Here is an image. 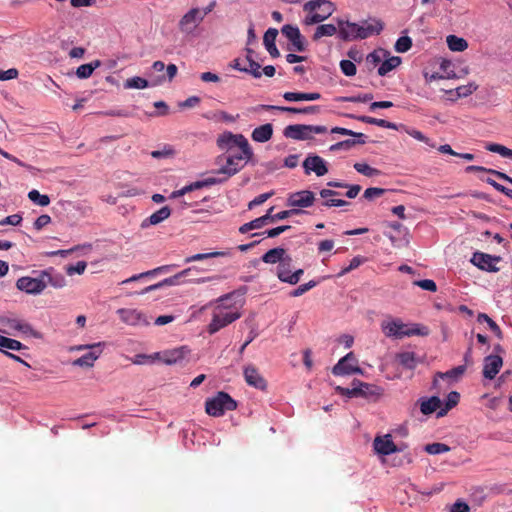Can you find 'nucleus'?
I'll return each instance as SVG.
<instances>
[{
  "instance_id": "f257e3e1",
  "label": "nucleus",
  "mask_w": 512,
  "mask_h": 512,
  "mask_svg": "<svg viewBox=\"0 0 512 512\" xmlns=\"http://www.w3.org/2000/svg\"><path fill=\"white\" fill-rule=\"evenodd\" d=\"M380 327L386 337L394 339L429 334L427 327L420 324H406L400 318L387 317L381 322Z\"/></svg>"
},
{
  "instance_id": "f03ea898",
  "label": "nucleus",
  "mask_w": 512,
  "mask_h": 512,
  "mask_svg": "<svg viewBox=\"0 0 512 512\" xmlns=\"http://www.w3.org/2000/svg\"><path fill=\"white\" fill-rule=\"evenodd\" d=\"M227 298L228 296L219 298V303L213 309L211 322L207 326V332L210 335L217 333L241 317V313L237 308L228 307L222 303Z\"/></svg>"
},
{
  "instance_id": "7ed1b4c3",
  "label": "nucleus",
  "mask_w": 512,
  "mask_h": 512,
  "mask_svg": "<svg viewBox=\"0 0 512 512\" xmlns=\"http://www.w3.org/2000/svg\"><path fill=\"white\" fill-rule=\"evenodd\" d=\"M306 12L305 25L318 24L329 18L335 11L334 4L329 0H310L303 5Z\"/></svg>"
},
{
  "instance_id": "20e7f679",
  "label": "nucleus",
  "mask_w": 512,
  "mask_h": 512,
  "mask_svg": "<svg viewBox=\"0 0 512 512\" xmlns=\"http://www.w3.org/2000/svg\"><path fill=\"white\" fill-rule=\"evenodd\" d=\"M237 408L236 401L226 392H218L213 398H209L205 402V411L213 417H220L226 411H233Z\"/></svg>"
},
{
  "instance_id": "39448f33",
  "label": "nucleus",
  "mask_w": 512,
  "mask_h": 512,
  "mask_svg": "<svg viewBox=\"0 0 512 512\" xmlns=\"http://www.w3.org/2000/svg\"><path fill=\"white\" fill-rule=\"evenodd\" d=\"M217 146L221 150L231 151L234 147L244 150V156H253L248 140L242 134L224 132L217 138Z\"/></svg>"
},
{
  "instance_id": "423d86ee",
  "label": "nucleus",
  "mask_w": 512,
  "mask_h": 512,
  "mask_svg": "<svg viewBox=\"0 0 512 512\" xmlns=\"http://www.w3.org/2000/svg\"><path fill=\"white\" fill-rule=\"evenodd\" d=\"M251 158L252 156H244V150H240L239 153H232L227 157L226 164L217 173L225 175V179H228L243 169Z\"/></svg>"
},
{
  "instance_id": "0eeeda50",
  "label": "nucleus",
  "mask_w": 512,
  "mask_h": 512,
  "mask_svg": "<svg viewBox=\"0 0 512 512\" xmlns=\"http://www.w3.org/2000/svg\"><path fill=\"white\" fill-rule=\"evenodd\" d=\"M16 287L27 294L38 295L46 289V284L42 278L41 271L37 272L36 277L23 276L16 281Z\"/></svg>"
},
{
  "instance_id": "6e6552de",
  "label": "nucleus",
  "mask_w": 512,
  "mask_h": 512,
  "mask_svg": "<svg viewBox=\"0 0 512 512\" xmlns=\"http://www.w3.org/2000/svg\"><path fill=\"white\" fill-rule=\"evenodd\" d=\"M0 325L3 326V329L1 330L3 333L12 334L13 331H19L25 335L38 337V333L34 331L33 327L29 323L17 318L1 317Z\"/></svg>"
},
{
  "instance_id": "1a4fd4ad",
  "label": "nucleus",
  "mask_w": 512,
  "mask_h": 512,
  "mask_svg": "<svg viewBox=\"0 0 512 512\" xmlns=\"http://www.w3.org/2000/svg\"><path fill=\"white\" fill-rule=\"evenodd\" d=\"M203 21L201 9L192 8L179 20V30L184 34H192L198 25Z\"/></svg>"
},
{
  "instance_id": "9d476101",
  "label": "nucleus",
  "mask_w": 512,
  "mask_h": 512,
  "mask_svg": "<svg viewBox=\"0 0 512 512\" xmlns=\"http://www.w3.org/2000/svg\"><path fill=\"white\" fill-rule=\"evenodd\" d=\"M502 260L500 256H493L483 252H475L471 258L473 265L487 272H498L497 264Z\"/></svg>"
},
{
  "instance_id": "9b49d317",
  "label": "nucleus",
  "mask_w": 512,
  "mask_h": 512,
  "mask_svg": "<svg viewBox=\"0 0 512 512\" xmlns=\"http://www.w3.org/2000/svg\"><path fill=\"white\" fill-rule=\"evenodd\" d=\"M356 364L357 359L354 354L350 352L338 361V363L333 367L332 373L335 376L362 373V370Z\"/></svg>"
},
{
  "instance_id": "f8f14e48",
  "label": "nucleus",
  "mask_w": 512,
  "mask_h": 512,
  "mask_svg": "<svg viewBox=\"0 0 512 512\" xmlns=\"http://www.w3.org/2000/svg\"><path fill=\"white\" fill-rule=\"evenodd\" d=\"M302 166L306 175H309L313 172L318 177H321L328 172V167L325 160L315 154H309L303 161Z\"/></svg>"
},
{
  "instance_id": "ddd939ff",
  "label": "nucleus",
  "mask_w": 512,
  "mask_h": 512,
  "mask_svg": "<svg viewBox=\"0 0 512 512\" xmlns=\"http://www.w3.org/2000/svg\"><path fill=\"white\" fill-rule=\"evenodd\" d=\"M255 110L256 111H259V110L280 111V112H287V113H291V114H318L320 112V106L312 105V106L298 108V107H287V106L261 104V105H258L255 108Z\"/></svg>"
},
{
  "instance_id": "4468645a",
  "label": "nucleus",
  "mask_w": 512,
  "mask_h": 512,
  "mask_svg": "<svg viewBox=\"0 0 512 512\" xmlns=\"http://www.w3.org/2000/svg\"><path fill=\"white\" fill-rule=\"evenodd\" d=\"M373 448L379 455L387 456L399 451H402V447H398L391 439L390 434L375 437L373 441Z\"/></svg>"
},
{
  "instance_id": "2eb2a0df",
  "label": "nucleus",
  "mask_w": 512,
  "mask_h": 512,
  "mask_svg": "<svg viewBox=\"0 0 512 512\" xmlns=\"http://www.w3.org/2000/svg\"><path fill=\"white\" fill-rule=\"evenodd\" d=\"M102 345L103 344L99 342V343H95V344H92L89 346H79L78 350H81L84 348H89L90 351L88 353L82 355L78 359H76L73 362V364L75 366H79V367H92L94 362L99 358V356L102 353V349H101Z\"/></svg>"
},
{
  "instance_id": "dca6fc26",
  "label": "nucleus",
  "mask_w": 512,
  "mask_h": 512,
  "mask_svg": "<svg viewBox=\"0 0 512 512\" xmlns=\"http://www.w3.org/2000/svg\"><path fill=\"white\" fill-rule=\"evenodd\" d=\"M281 32L292 43L296 51H305L304 37L297 26L286 24L282 27Z\"/></svg>"
},
{
  "instance_id": "f3484780",
  "label": "nucleus",
  "mask_w": 512,
  "mask_h": 512,
  "mask_svg": "<svg viewBox=\"0 0 512 512\" xmlns=\"http://www.w3.org/2000/svg\"><path fill=\"white\" fill-rule=\"evenodd\" d=\"M315 200L314 193L308 190L292 193L287 200V205L291 207H310Z\"/></svg>"
},
{
  "instance_id": "a211bd4d",
  "label": "nucleus",
  "mask_w": 512,
  "mask_h": 512,
  "mask_svg": "<svg viewBox=\"0 0 512 512\" xmlns=\"http://www.w3.org/2000/svg\"><path fill=\"white\" fill-rule=\"evenodd\" d=\"M384 28V24L379 19L365 20L359 24L358 39H366L372 35H379Z\"/></svg>"
},
{
  "instance_id": "6ab92c4d",
  "label": "nucleus",
  "mask_w": 512,
  "mask_h": 512,
  "mask_svg": "<svg viewBox=\"0 0 512 512\" xmlns=\"http://www.w3.org/2000/svg\"><path fill=\"white\" fill-rule=\"evenodd\" d=\"M189 352L190 350L187 347L182 346L160 353V356L157 357V359L161 360L167 365L177 364L182 362L187 357Z\"/></svg>"
},
{
  "instance_id": "aec40b11",
  "label": "nucleus",
  "mask_w": 512,
  "mask_h": 512,
  "mask_svg": "<svg viewBox=\"0 0 512 512\" xmlns=\"http://www.w3.org/2000/svg\"><path fill=\"white\" fill-rule=\"evenodd\" d=\"M503 365V360L500 355H489L484 359L483 376L492 380L499 373Z\"/></svg>"
},
{
  "instance_id": "412c9836",
  "label": "nucleus",
  "mask_w": 512,
  "mask_h": 512,
  "mask_svg": "<svg viewBox=\"0 0 512 512\" xmlns=\"http://www.w3.org/2000/svg\"><path fill=\"white\" fill-rule=\"evenodd\" d=\"M244 378L248 385L257 389L264 390L267 387L266 380L261 376L254 365H247L244 368Z\"/></svg>"
},
{
  "instance_id": "4be33fe9",
  "label": "nucleus",
  "mask_w": 512,
  "mask_h": 512,
  "mask_svg": "<svg viewBox=\"0 0 512 512\" xmlns=\"http://www.w3.org/2000/svg\"><path fill=\"white\" fill-rule=\"evenodd\" d=\"M309 125L293 124L285 127L283 135L294 140H308L312 138Z\"/></svg>"
},
{
  "instance_id": "5701e85b",
  "label": "nucleus",
  "mask_w": 512,
  "mask_h": 512,
  "mask_svg": "<svg viewBox=\"0 0 512 512\" xmlns=\"http://www.w3.org/2000/svg\"><path fill=\"white\" fill-rule=\"evenodd\" d=\"M192 270H193V268L184 269L172 277L165 278L164 280L160 281L159 283H156V284H153V285H150V286L144 288L140 292V294H146L150 291H154V290L159 289L164 286L178 285L181 283V279L188 276L192 272Z\"/></svg>"
},
{
  "instance_id": "b1692460",
  "label": "nucleus",
  "mask_w": 512,
  "mask_h": 512,
  "mask_svg": "<svg viewBox=\"0 0 512 512\" xmlns=\"http://www.w3.org/2000/svg\"><path fill=\"white\" fill-rule=\"evenodd\" d=\"M338 30H339V37L344 41H351V40H357L358 34H359V24L350 22V21H344V20H338Z\"/></svg>"
},
{
  "instance_id": "393cba45",
  "label": "nucleus",
  "mask_w": 512,
  "mask_h": 512,
  "mask_svg": "<svg viewBox=\"0 0 512 512\" xmlns=\"http://www.w3.org/2000/svg\"><path fill=\"white\" fill-rule=\"evenodd\" d=\"M42 278L46 284L51 285L54 288H63L66 286V279L61 273H57L53 268H48L46 270H42Z\"/></svg>"
},
{
  "instance_id": "a878e982",
  "label": "nucleus",
  "mask_w": 512,
  "mask_h": 512,
  "mask_svg": "<svg viewBox=\"0 0 512 512\" xmlns=\"http://www.w3.org/2000/svg\"><path fill=\"white\" fill-rule=\"evenodd\" d=\"M418 404L423 415H430L440 410L442 401L438 396L423 397L418 400Z\"/></svg>"
},
{
  "instance_id": "bb28decb",
  "label": "nucleus",
  "mask_w": 512,
  "mask_h": 512,
  "mask_svg": "<svg viewBox=\"0 0 512 512\" xmlns=\"http://www.w3.org/2000/svg\"><path fill=\"white\" fill-rule=\"evenodd\" d=\"M171 215V209L164 206L151 214L148 218L144 219L141 223V228L145 229L152 225H157L166 220Z\"/></svg>"
},
{
  "instance_id": "cd10ccee",
  "label": "nucleus",
  "mask_w": 512,
  "mask_h": 512,
  "mask_svg": "<svg viewBox=\"0 0 512 512\" xmlns=\"http://www.w3.org/2000/svg\"><path fill=\"white\" fill-rule=\"evenodd\" d=\"M117 313L120 316V319L128 325H138L141 322H145L142 313L136 309L121 308Z\"/></svg>"
},
{
  "instance_id": "c85d7f7f",
  "label": "nucleus",
  "mask_w": 512,
  "mask_h": 512,
  "mask_svg": "<svg viewBox=\"0 0 512 512\" xmlns=\"http://www.w3.org/2000/svg\"><path fill=\"white\" fill-rule=\"evenodd\" d=\"M278 35V30L276 28H269L263 37V43L265 45L266 50L270 54L271 57L277 58L280 56V52L275 45L276 37Z\"/></svg>"
},
{
  "instance_id": "c756f323",
  "label": "nucleus",
  "mask_w": 512,
  "mask_h": 512,
  "mask_svg": "<svg viewBox=\"0 0 512 512\" xmlns=\"http://www.w3.org/2000/svg\"><path fill=\"white\" fill-rule=\"evenodd\" d=\"M273 136V126L270 123L256 127L251 134V138L255 142L265 143Z\"/></svg>"
},
{
  "instance_id": "7c9ffc66",
  "label": "nucleus",
  "mask_w": 512,
  "mask_h": 512,
  "mask_svg": "<svg viewBox=\"0 0 512 512\" xmlns=\"http://www.w3.org/2000/svg\"><path fill=\"white\" fill-rule=\"evenodd\" d=\"M286 250L282 247H276L268 250L263 256L262 261L267 264H276L278 265L287 257Z\"/></svg>"
},
{
  "instance_id": "2f4dec72",
  "label": "nucleus",
  "mask_w": 512,
  "mask_h": 512,
  "mask_svg": "<svg viewBox=\"0 0 512 512\" xmlns=\"http://www.w3.org/2000/svg\"><path fill=\"white\" fill-rule=\"evenodd\" d=\"M292 257L291 256H287L285 257V259L283 261H281V263L277 266V277L279 278L280 281L282 282H285V283H288V279L289 277L292 275V269H291V266H292Z\"/></svg>"
},
{
  "instance_id": "473e14b6",
  "label": "nucleus",
  "mask_w": 512,
  "mask_h": 512,
  "mask_svg": "<svg viewBox=\"0 0 512 512\" xmlns=\"http://www.w3.org/2000/svg\"><path fill=\"white\" fill-rule=\"evenodd\" d=\"M460 400V394L457 391H451L446 398L445 406L437 412V417L445 416L449 410L454 408Z\"/></svg>"
},
{
  "instance_id": "72a5a7b5",
  "label": "nucleus",
  "mask_w": 512,
  "mask_h": 512,
  "mask_svg": "<svg viewBox=\"0 0 512 512\" xmlns=\"http://www.w3.org/2000/svg\"><path fill=\"white\" fill-rule=\"evenodd\" d=\"M448 48L454 52H463L467 49L468 43L464 38L456 35H448L446 38Z\"/></svg>"
},
{
  "instance_id": "f704fd0d",
  "label": "nucleus",
  "mask_w": 512,
  "mask_h": 512,
  "mask_svg": "<svg viewBox=\"0 0 512 512\" xmlns=\"http://www.w3.org/2000/svg\"><path fill=\"white\" fill-rule=\"evenodd\" d=\"M401 64V58L398 56H392L386 60H382L379 68L378 75L385 76L393 69L397 68Z\"/></svg>"
},
{
  "instance_id": "c9c22d12",
  "label": "nucleus",
  "mask_w": 512,
  "mask_h": 512,
  "mask_svg": "<svg viewBox=\"0 0 512 512\" xmlns=\"http://www.w3.org/2000/svg\"><path fill=\"white\" fill-rule=\"evenodd\" d=\"M466 371V365H459L457 367L452 368L449 371L446 372H438L436 374V377L434 379V385L437 383V377H440L442 379L449 378L453 380H458Z\"/></svg>"
},
{
  "instance_id": "e433bc0d",
  "label": "nucleus",
  "mask_w": 512,
  "mask_h": 512,
  "mask_svg": "<svg viewBox=\"0 0 512 512\" xmlns=\"http://www.w3.org/2000/svg\"><path fill=\"white\" fill-rule=\"evenodd\" d=\"M477 321L479 323H487L490 330L495 334V336L499 339L503 338V333L498 324L487 314L485 313H479L477 317Z\"/></svg>"
},
{
  "instance_id": "4c0bfd02",
  "label": "nucleus",
  "mask_w": 512,
  "mask_h": 512,
  "mask_svg": "<svg viewBox=\"0 0 512 512\" xmlns=\"http://www.w3.org/2000/svg\"><path fill=\"white\" fill-rule=\"evenodd\" d=\"M101 62L99 60H95L94 62L82 64L76 70V75L80 79H86L91 76L93 71L99 67Z\"/></svg>"
},
{
  "instance_id": "58836bf2",
  "label": "nucleus",
  "mask_w": 512,
  "mask_h": 512,
  "mask_svg": "<svg viewBox=\"0 0 512 512\" xmlns=\"http://www.w3.org/2000/svg\"><path fill=\"white\" fill-rule=\"evenodd\" d=\"M337 32V27L333 24H322L319 25L314 34H313V40L318 41L320 38L324 36H333Z\"/></svg>"
},
{
  "instance_id": "ea45409f",
  "label": "nucleus",
  "mask_w": 512,
  "mask_h": 512,
  "mask_svg": "<svg viewBox=\"0 0 512 512\" xmlns=\"http://www.w3.org/2000/svg\"><path fill=\"white\" fill-rule=\"evenodd\" d=\"M397 359L399 363L407 368V369H414L417 365L416 355L414 352H402L397 355Z\"/></svg>"
},
{
  "instance_id": "a19ab883",
  "label": "nucleus",
  "mask_w": 512,
  "mask_h": 512,
  "mask_svg": "<svg viewBox=\"0 0 512 512\" xmlns=\"http://www.w3.org/2000/svg\"><path fill=\"white\" fill-rule=\"evenodd\" d=\"M477 85L474 83H469L467 85L459 86L455 89H453V93H455V97L451 98V101H456L459 98L467 97L471 95L474 91H476Z\"/></svg>"
},
{
  "instance_id": "79ce46f5",
  "label": "nucleus",
  "mask_w": 512,
  "mask_h": 512,
  "mask_svg": "<svg viewBox=\"0 0 512 512\" xmlns=\"http://www.w3.org/2000/svg\"><path fill=\"white\" fill-rule=\"evenodd\" d=\"M125 89H145L149 86V83L146 79L135 76L132 78H128L124 84Z\"/></svg>"
},
{
  "instance_id": "37998d69",
  "label": "nucleus",
  "mask_w": 512,
  "mask_h": 512,
  "mask_svg": "<svg viewBox=\"0 0 512 512\" xmlns=\"http://www.w3.org/2000/svg\"><path fill=\"white\" fill-rule=\"evenodd\" d=\"M387 52L383 49L374 50L366 57V62L368 65H370L372 68L376 67L377 65L381 64L384 57H386Z\"/></svg>"
},
{
  "instance_id": "c03bdc74",
  "label": "nucleus",
  "mask_w": 512,
  "mask_h": 512,
  "mask_svg": "<svg viewBox=\"0 0 512 512\" xmlns=\"http://www.w3.org/2000/svg\"><path fill=\"white\" fill-rule=\"evenodd\" d=\"M466 171L467 172H486V173L492 174V175L496 176L497 178L502 179L504 181H506V179L508 177V175L503 172H500V171H497L494 169L485 168L483 166L470 165V166L466 167Z\"/></svg>"
},
{
  "instance_id": "a18cd8bd",
  "label": "nucleus",
  "mask_w": 512,
  "mask_h": 512,
  "mask_svg": "<svg viewBox=\"0 0 512 512\" xmlns=\"http://www.w3.org/2000/svg\"><path fill=\"white\" fill-rule=\"evenodd\" d=\"M354 169L364 175V176H367V177H374V176H378L380 175V171L376 168H373L371 167L370 165L366 164V163H355L354 164Z\"/></svg>"
},
{
  "instance_id": "49530a36",
  "label": "nucleus",
  "mask_w": 512,
  "mask_h": 512,
  "mask_svg": "<svg viewBox=\"0 0 512 512\" xmlns=\"http://www.w3.org/2000/svg\"><path fill=\"white\" fill-rule=\"evenodd\" d=\"M488 151L498 153L502 157L512 159V150L497 143H489L485 147Z\"/></svg>"
},
{
  "instance_id": "de8ad7c7",
  "label": "nucleus",
  "mask_w": 512,
  "mask_h": 512,
  "mask_svg": "<svg viewBox=\"0 0 512 512\" xmlns=\"http://www.w3.org/2000/svg\"><path fill=\"white\" fill-rule=\"evenodd\" d=\"M28 198L39 206L45 207L50 204V198L47 195L40 194L38 190H31L28 193Z\"/></svg>"
},
{
  "instance_id": "09e8293b",
  "label": "nucleus",
  "mask_w": 512,
  "mask_h": 512,
  "mask_svg": "<svg viewBox=\"0 0 512 512\" xmlns=\"http://www.w3.org/2000/svg\"><path fill=\"white\" fill-rule=\"evenodd\" d=\"M151 156L155 159L172 158L175 156V150L171 145H164L161 149L151 152Z\"/></svg>"
},
{
  "instance_id": "8fccbe9b",
  "label": "nucleus",
  "mask_w": 512,
  "mask_h": 512,
  "mask_svg": "<svg viewBox=\"0 0 512 512\" xmlns=\"http://www.w3.org/2000/svg\"><path fill=\"white\" fill-rule=\"evenodd\" d=\"M357 144H365V140H352L347 139L344 141L337 142L330 146V151L348 150Z\"/></svg>"
},
{
  "instance_id": "3c124183",
  "label": "nucleus",
  "mask_w": 512,
  "mask_h": 512,
  "mask_svg": "<svg viewBox=\"0 0 512 512\" xmlns=\"http://www.w3.org/2000/svg\"><path fill=\"white\" fill-rule=\"evenodd\" d=\"M412 47V39L409 36H401L395 43V50L398 53H405Z\"/></svg>"
},
{
  "instance_id": "603ef678",
  "label": "nucleus",
  "mask_w": 512,
  "mask_h": 512,
  "mask_svg": "<svg viewBox=\"0 0 512 512\" xmlns=\"http://www.w3.org/2000/svg\"><path fill=\"white\" fill-rule=\"evenodd\" d=\"M424 450L431 455H436L448 452L450 447L444 443H431L427 444Z\"/></svg>"
},
{
  "instance_id": "864d4df0",
  "label": "nucleus",
  "mask_w": 512,
  "mask_h": 512,
  "mask_svg": "<svg viewBox=\"0 0 512 512\" xmlns=\"http://www.w3.org/2000/svg\"><path fill=\"white\" fill-rule=\"evenodd\" d=\"M4 348L5 349H9V350H13V351H20V350L26 348V346L23 345L18 340H15V339H12V338H8V337L4 336V338L2 340V350Z\"/></svg>"
},
{
  "instance_id": "5fc2aeb1",
  "label": "nucleus",
  "mask_w": 512,
  "mask_h": 512,
  "mask_svg": "<svg viewBox=\"0 0 512 512\" xmlns=\"http://www.w3.org/2000/svg\"><path fill=\"white\" fill-rule=\"evenodd\" d=\"M221 255H223L222 252L198 253V254L192 255L190 257H187L184 260V262L190 263V262H194V261H201V260H205V259H209V258L221 256Z\"/></svg>"
},
{
  "instance_id": "6e6d98bb",
  "label": "nucleus",
  "mask_w": 512,
  "mask_h": 512,
  "mask_svg": "<svg viewBox=\"0 0 512 512\" xmlns=\"http://www.w3.org/2000/svg\"><path fill=\"white\" fill-rule=\"evenodd\" d=\"M264 225H263V220H260V218H256L248 223H245L243 224L242 226H240L239 228V232L242 233V234H245L251 230H254V229H260L262 228Z\"/></svg>"
},
{
  "instance_id": "4d7b16f0",
  "label": "nucleus",
  "mask_w": 512,
  "mask_h": 512,
  "mask_svg": "<svg viewBox=\"0 0 512 512\" xmlns=\"http://www.w3.org/2000/svg\"><path fill=\"white\" fill-rule=\"evenodd\" d=\"M340 68L342 73L348 77L354 76L357 72L356 65L350 60H342Z\"/></svg>"
},
{
  "instance_id": "13d9d810",
  "label": "nucleus",
  "mask_w": 512,
  "mask_h": 512,
  "mask_svg": "<svg viewBox=\"0 0 512 512\" xmlns=\"http://www.w3.org/2000/svg\"><path fill=\"white\" fill-rule=\"evenodd\" d=\"M316 285H317V282L314 280H311L308 283L299 285L290 294L292 297H299V296L305 294L307 291H309L313 287H315Z\"/></svg>"
},
{
  "instance_id": "bf43d9fd",
  "label": "nucleus",
  "mask_w": 512,
  "mask_h": 512,
  "mask_svg": "<svg viewBox=\"0 0 512 512\" xmlns=\"http://www.w3.org/2000/svg\"><path fill=\"white\" fill-rule=\"evenodd\" d=\"M415 286H418L422 288L423 290H427L430 292H436L437 291V285L433 280L430 279H424V280H416L413 282Z\"/></svg>"
},
{
  "instance_id": "052dcab7",
  "label": "nucleus",
  "mask_w": 512,
  "mask_h": 512,
  "mask_svg": "<svg viewBox=\"0 0 512 512\" xmlns=\"http://www.w3.org/2000/svg\"><path fill=\"white\" fill-rule=\"evenodd\" d=\"M336 391L339 392L341 395L347 396V397H358L359 394L362 392L361 387H355L352 386V388H344L341 386L336 387Z\"/></svg>"
},
{
  "instance_id": "680f3d73",
  "label": "nucleus",
  "mask_w": 512,
  "mask_h": 512,
  "mask_svg": "<svg viewBox=\"0 0 512 512\" xmlns=\"http://www.w3.org/2000/svg\"><path fill=\"white\" fill-rule=\"evenodd\" d=\"M283 98L288 102L306 101V92H285Z\"/></svg>"
},
{
  "instance_id": "e2e57ef3",
  "label": "nucleus",
  "mask_w": 512,
  "mask_h": 512,
  "mask_svg": "<svg viewBox=\"0 0 512 512\" xmlns=\"http://www.w3.org/2000/svg\"><path fill=\"white\" fill-rule=\"evenodd\" d=\"M86 267H87V263L85 261H79L75 265H69L66 268V272L70 276L75 273L82 274L85 271Z\"/></svg>"
},
{
  "instance_id": "0e129e2a",
  "label": "nucleus",
  "mask_w": 512,
  "mask_h": 512,
  "mask_svg": "<svg viewBox=\"0 0 512 512\" xmlns=\"http://www.w3.org/2000/svg\"><path fill=\"white\" fill-rule=\"evenodd\" d=\"M364 260L365 259L362 256H356V257L352 258V260L350 261V264L340 272V275L347 274V273L351 272L352 270L358 268L364 262Z\"/></svg>"
},
{
  "instance_id": "69168bd1",
  "label": "nucleus",
  "mask_w": 512,
  "mask_h": 512,
  "mask_svg": "<svg viewBox=\"0 0 512 512\" xmlns=\"http://www.w3.org/2000/svg\"><path fill=\"white\" fill-rule=\"evenodd\" d=\"M274 193L273 192H268V193H263V194H260L258 195L257 197H255L252 201L249 202L248 204V208L249 209H252L256 206H259L261 204H263L264 202H266Z\"/></svg>"
},
{
  "instance_id": "338daca9",
  "label": "nucleus",
  "mask_w": 512,
  "mask_h": 512,
  "mask_svg": "<svg viewBox=\"0 0 512 512\" xmlns=\"http://www.w3.org/2000/svg\"><path fill=\"white\" fill-rule=\"evenodd\" d=\"M372 99H373V95L371 93H366V94H362V95H358V96L340 98V100H342V101H348V102H354V103H357V102L365 103V102L371 101Z\"/></svg>"
},
{
  "instance_id": "774afa93",
  "label": "nucleus",
  "mask_w": 512,
  "mask_h": 512,
  "mask_svg": "<svg viewBox=\"0 0 512 512\" xmlns=\"http://www.w3.org/2000/svg\"><path fill=\"white\" fill-rule=\"evenodd\" d=\"M249 63V68H246L244 72L251 74L254 78H260L262 72L260 71L261 66L255 60H251Z\"/></svg>"
}]
</instances>
